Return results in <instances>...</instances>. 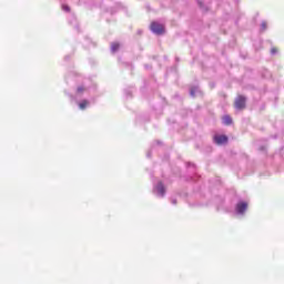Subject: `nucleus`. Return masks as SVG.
<instances>
[{"label": "nucleus", "mask_w": 284, "mask_h": 284, "mask_svg": "<svg viewBox=\"0 0 284 284\" xmlns=\"http://www.w3.org/2000/svg\"><path fill=\"white\" fill-rule=\"evenodd\" d=\"M151 32H153V34H165V27L159 22H152L151 27H150Z\"/></svg>", "instance_id": "obj_1"}, {"label": "nucleus", "mask_w": 284, "mask_h": 284, "mask_svg": "<svg viewBox=\"0 0 284 284\" xmlns=\"http://www.w3.org/2000/svg\"><path fill=\"white\" fill-rule=\"evenodd\" d=\"M246 103V99L243 95H240L235 100V109L236 110H244Z\"/></svg>", "instance_id": "obj_2"}, {"label": "nucleus", "mask_w": 284, "mask_h": 284, "mask_svg": "<svg viewBox=\"0 0 284 284\" xmlns=\"http://www.w3.org/2000/svg\"><path fill=\"white\" fill-rule=\"evenodd\" d=\"M214 142L217 145H225V143H227V135H215Z\"/></svg>", "instance_id": "obj_3"}, {"label": "nucleus", "mask_w": 284, "mask_h": 284, "mask_svg": "<svg viewBox=\"0 0 284 284\" xmlns=\"http://www.w3.org/2000/svg\"><path fill=\"white\" fill-rule=\"evenodd\" d=\"M247 209H248V204L246 202L237 203V213L244 214V212H246Z\"/></svg>", "instance_id": "obj_4"}, {"label": "nucleus", "mask_w": 284, "mask_h": 284, "mask_svg": "<svg viewBox=\"0 0 284 284\" xmlns=\"http://www.w3.org/2000/svg\"><path fill=\"white\" fill-rule=\"evenodd\" d=\"M155 192L160 195V196H164L166 190L164 189V185H162V183L158 184V186H155Z\"/></svg>", "instance_id": "obj_5"}, {"label": "nucleus", "mask_w": 284, "mask_h": 284, "mask_svg": "<svg viewBox=\"0 0 284 284\" xmlns=\"http://www.w3.org/2000/svg\"><path fill=\"white\" fill-rule=\"evenodd\" d=\"M222 123H223L224 125H232V116H230V115H224V116L222 118Z\"/></svg>", "instance_id": "obj_6"}, {"label": "nucleus", "mask_w": 284, "mask_h": 284, "mask_svg": "<svg viewBox=\"0 0 284 284\" xmlns=\"http://www.w3.org/2000/svg\"><path fill=\"white\" fill-rule=\"evenodd\" d=\"M89 105H90V102H89L88 100H82V101L79 103L80 110H85Z\"/></svg>", "instance_id": "obj_7"}, {"label": "nucleus", "mask_w": 284, "mask_h": 284, "mask_svg": "<svg viewBox=\"0 0 284 284\" xmlns=\"http://www.w3.org/2000/svg\"><path fill=\"white\" fill-rule=\"evenodd\" d=\"M121 48V44L119 42H113L111 44V52H116Z\"/></svg>", "instance_id": "obj_8"}, {"label": "nucleus", "mask_w": 284, "mask_h": 284, "mask_svg": "<svg viewBox=\"0 0 284 284\" xmlns=\"http://www.w3.org/2000/svg\"><path fill=\"white\" fill-rule=\"evenodd\" d=\"M196 92H199V87L192 88L190 91L191 97H196Z\"/></svg>", "instance_id": "obj_9"}, {"label": "nucleus", "mask_w": 284, "mask_h": 284, "mask_svg": "<svg viewBox=\"0 0 284 284\" xmlns=\"http://www.w3.org/2000/svg\"><path fill=\"white\" fill-rule=\"evenodd\" d=\"M261 30L262 31L267 30V23L266 22L261 23Z\"/></svg>", "instance_id": "obj_10"}, {"label": "nucleus", "mask_w": 284, "mask_h": 284, "mask_svg": "<svg viewBox=\"0 0 284 284\" xmlns=\"http://www.w3.org/2000/svg\"><path fill=\"white\" fill-rule=\"evenodd\" d=\"M62 10H64V12H70V7L68 4H63Z\"/></svg>", "instance_id": "obj_11"}, {"label": "nucleus", "mask_w": 284, "mask_h": 284, "mask_svg": "<svg viewBox=\"0 0 284 284\" xmlns=\"http://www.w3.org/2000/svg\"><path fill=\"white\" fill-rule=\"evenodd\" d=\"M85 89L83 87H78V92H83Z\"/></svg>", "instance_id": "obj_12"}, {"label": "nucleus", "mask_w": 284, "mask_h": 284, "mask_svg": "<svg viewBox=\"0 0 284 284\" xmlns=\"http://www.w3.org/2000/svg\"><path fill=\"white\" fill-rule=\"evenodd\" d=\"M272 54H276V49L271 50Z\"/></svg>", "instance_id": "obj_13"}, {"label": "nucleus", "mask_w": 284, "mask_h": 284, "mask_svg": "<svg viewBox=\"0 0 284 284\" xmlns=\"http://www.w3.org/2000/svg\"><path fill=\"white\" fill-rule=\"evenodd\" d=\"M187 168H195V166H194V164L189 163V164H187Z\"/></svg>", "instance_id": "obj_14"}, {"label": "nucleus", "mask_w": 284, "mask_h": 284, "mask_svg": "<svg viewBox=\"0 0 284 284\" xmlns=\"http://www.w3.org/2000/svg\"><path fill=\"white\" fill-rule=\"evenodd\" d=\"M172 203H173V205H175V204H176L175 200H173V202H172Z\"/></svg>", "instance_id": "obj_15"}, {"label": "nucleus", "mask_w": 284, "mask_h": 284, "mask_svg": "<svg viewBox=\"0 0 284 284\" xmlns=\"http://www.w3.org/2000/svg\"><path fill=\"white\" fill-rule=\"evenodd\" d=\"M148 156H151V154H150V153H148Z\"/></svg>", "instance_id": "obj_16"}]
</instances>
